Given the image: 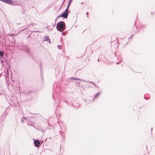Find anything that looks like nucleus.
<instances>
[{"instance_id": "1", "label": "nucleus", "mask_w": 155, "mask_h": 155, "mask_svg": "<svg viewBox=\"0 0 155 155\" xmlns=\"http://www.w3.org/2000/svg\"><path fill=\"white\" fill-rule=\"evenodd\" d=\"M66 26L65 23L63 21L58 22L56 25V29L60 32H62L65 29Z\"/></svg>"}, {"instance_id": "2", "label": "nucleus", "mask_w": 155, "mask_h": 155, "mask_svg": "<svg viewBox=\"0 0 155 155\" xmlns=\"http://www.w3.org/2000/svg\"><path fill=\"white\" fill-rule=\"evenodd\" d=\"M68 8H66L65 11L61 15L57 17V18L61 17H62L64 18H67L68 15Z\"/></svg>"}, {"instance_id": "3", "label": "nucleus", "mask_w": 155, "mask_h": 155, "mask_svg": "<svg viewBox=\"0 0 155 155\" xmlns=\"http://www.w3.org/2000/svg\"><path fill=\"white\" fill-rule=\"evenodd\" d=\"M34 143L35 146L36 147H38L40 146V142L39 141L37 140H36L34 141Z\"/></svg>"}, {"instance_id": "4", "label": "nucleus", "mask_w": 155, "mask_h": 155, "mask_svg": "<svg viewBox=\"0 0 155 155\" xmlns=\"http://www.w3.org/2000/svg\"><path fill=\"white\" fill-rule=\"evenodd\" d=\"M21 50H23L26 52H28L29 53V49L27 47H23V48L21 49Z\"/></svg>"}, {"instance_id": "5", "label": "nucleus", "mask_w": 155, "mask_h": 155, "mask_svg": "<svg viewBox=\"0 0 155 155\" xmlns=\"http://www.w3.org/2000/svg\"><path fill=\"white\" fill-rule=\"evenodd\" d=\"M1 1L7 4H11V0H0Z\"/></svg>"}, {"instance_id": "6", "label": "nucleus", "mask_w": 155, "mask_h": 155, "mask_svg": "<svg viewBox=\"0 0 155 155\" xmlns=\"http://www.w3.org/2000/svg\"><path fill=\"white\" fill-rule=\"evenodd\" d=\"M101 94V92L99 91V92H97L95 94V95L94 96V99L93 100V101H94V99H96Z\"/></svg>"}, {"instance_id": "7", "label": "nucleus", "mask_w": 155, "mask_h": 155, "mask_svg": "<svg viewBox=\"0 0 155 155\" xmlns=\"http://www.w3.org/2000/svg\"><path fill=\"white\" fill-rule=\"evenodd\" d=\"M50 39L49 38L48 36H45L44 37V40L45 41H49V43H50Z\"/></svg>"}, {"instance_id": "8", "label": "nucleus", "mask_w": 155, "mask_h": 155, "mask_svg": "<svg viewBox=\"0 0 155 155\" xmlns=\"http://www.w3.org/2000/svg\"><path fill=\"white\" fill-rule=\"evenodd\" d=\"M12 2H11V4H10L13 5H17L18 4L16 3V2L15 1H12L11 0Z\"/></svg>"}, {"instance_id": "9", "label": "nucleus", "mask_w": 155, "mask_h": 155, "mask_svg": "<svg viewBox=\"0 0 155 155\" xmlns=\"http://www.w3.org/2000/svg\"><path fill=\"white\" fill-rule=\"evenodd\" d=\"M72 0H69V2H68V6H67V8H69L70 5V4H71V2H72Z\"/></svg>"}, {"instance_id": "10", "label": "nucleus", "mask_w": 155, "mask_h": 155, "mask_svg": "<svg viewBox=\"0 0 155 155\" xmlns=\"http://www.w3.org/2000/svg\"><path fill=\"white\" fill-rule=\"evenodd\" d=\"M73 79L76 80H79V81H85L84 80H83L82 79H80L77 78H73Z\"/></svg>"}, {"instance_id": "11", "label": "nucleus", "mask_w": 155, "mask_h": 155, "mask_svg": "<svg viewBox=\"0 0 155 155\" xmlns=\"http://www.w3.org/2000/svg\"><path fill=\"white\" fill-rule=\"evenodd\" d=\"M3 51H2L0 50V56H3Z\"/></svg>"}, {"instance_id": "12", "label": "nucleus", "mask_w": 155, "mask_h": 155, "mask_svg": "<svg viewBox=\"0 0 155 155\" xmlns=\"http://www.w3.org/2000/svg\"><path fill=\"white\" fill-rule=\"evenodd\" d=\"M86 82H89V83H92L93 85H94L96 87L97 86L96 85V84H95V83H94V82H91V81H87Z\"/></svg>"}, {"instance_id": "13", "label": "nucleus", "mask_w": 155, "mask_h": 155, "mask_svg": "<svg viewBox=\"0 0 155 155\" xmlns=\"http://www.w3.org/2000/svg\"><path fill=\"white\" fill-rule=\"evenodd\" d=\"M57 47L58 49H61V46L60 45H58Z\"/></svg>"}, {"instance_id": "14", "label": "nucleus", "mask_w": 155, "mask_h": 155, "mask_svg": "<svg viewBox=\"0 0 155 155\" xmlns=\"http://www.w3.org/2000/svg\"><path fill=\"white\" fill-rule=\"evenodd\" d=\"M57 18H56V19H55V24H54V26H55V25H56V20H57Z\"/></svg>"}, {"instance_id": "15", "label": "nucleus", "mask_w": 155, "mask_h": 155, "mask_svg": "<svg viewBox=\"0 0 155 155\" xmlns=\"http://www.w3.org/2000/svg\"><path fill=\"white\" fill-rule=\"evenodd\" d=\"M79 104L78 103L77 104V105H76V106H79Z\"/></svg>"}, {"instance_id": "16", "label": "nucleus", "mask_w": 155, "mask_h": 155, "mask_svg": "<svg viewBox=\"0 0 155 155\" xmlns=\"http://www.w3.org/2000/svg\"><path fill=\"white\" fill-rule=\"evenodd\" d=\"M27 28H24V29H23L21 31H23L24 30H25V29H27Z\"/></svg>"}, {"instance_id": "17", "label": "nucleus", "mask_w": 155, "mask_h": 155, "mask_svg": "<svg viewBox=\"0 0 155 155\" xmlns=\"http://www.w3.org/2000/svg\"><path fill=\"white\" fill-rule=\"evenodd\" d=\"M1 65L2 67L3 66H4V64L3 63L1 64Z\"/></svg>"}, {"instance_id": "18", "label": "nucleus", "mask_w": 155, "mask_h": 155, "mask_svg": "<svg viewBox=\"0 0 155 155\" xmlns=\"http://www.w3.org/2000/svg\"><path fill=\"white\" fill-rule=\"evenodd\" d=\"M73 106H74V107H75V108H76L78 107H77L75 106V105H74Z\"/></svg>"}, {"instance_id": "19", "label": "nucleus", "mask_w": 155, "mask_h": 155, "mask_svg": "<svg viewBox=\"0 0 155 155\" xmlns=\"http://www.w3.org/2000/svg\"><path fill=\"white\" fill-rule=\"evenodd\" d=\"M28 124L29 125H30V126H31L32 125V124H29L28 123Z\"/></svg>"}, {"instance_id": "20", "label": "nucleus", "mask_w": 155, "mask_h": 155, "mask_svg": "<svg viewBox=\"0 0 155 155\" xmlns=\"http://www.w3.org/2000/svg\"><path fill=\"white\" fill-rule=\"evenodd\" d=\"M86 14L87 15H88V12H87L86 13Z\"/></svg>"}, {"instance_id": "21", "label": "nucleus", "mask_w": 155, "mask_h": 155, "mask_svg": "<svg viewBox=\"0 0 155 155\" xmlns=\"http://www.w3.org/2000/svg\"><path fill=\"white\" fill-rule=\"evenodd\" d=\"M2 76V74H1V73H0V77H1V76Z\"/></svg>"}, {"instance_id": "22", "label": "nucleus", "mask_w": 155, "mask_h": 155, "mask_svg": "<svg viewBox=\"0 0 155 155\" xmlns=\"http://www.w3.org/2000/svg\"><path fill=\"white\" fill-rule=\"evenodd\" d=\"M3 61H2L1 62V63L2 64V63H3Z\"/></svg>"}, {"instance_id": "23", "label": "nucleus", "mask_w": 155, "mask_h": 155, "mask_svg": "<svg viewBox=\"0 0 155 155\" xmlns=\"http://www.w3.org/2000/svg\"><path fill=\"white\" fill-rule=\"evenodd\" d=\"M132 35H131V36L129 38H130V37H131H131H132Z\"/></svg>"}, {"instance_id": "24", "label": "nucleus", "mask_w": 155, "mask_h": 155, "mask_svg": "<svg viewBox=\"0 0 155 155\" xmlns=\"http://www.w3.org/2000/svg\"><path fill=\"white\" fill-rule=\"evenodd\" d=\"M132 35H131V36L129 38H130V37H131H131H132Z\"/></svg>"}, {"instance_id": "25", "label": "nucleus", "mask_w": 155, "mask_h": 155, "mask_svg": "<svg viewBox=\"0 0 155 155\" xmlns=\"http://www.w3.org/2000/svg\"><path fill=\"white\" fill-rule=\"evenodd\" d=\"M83 2H81V4H83Z\"/></svg>"}, {"instance_id": "26", "label": "nucleus", "mask_w": 155, "mask_h": 155, "mask_svg": "<svg viewBox=\"0 0 155 155\" xmlns=\"http://www.w3.org/2000/svg\"><path fill=\"white\" fill-rule=\"evenodd\" d=\"M62 35H64L63 34V33H62Z\"/></svg>"}, {"instance_id": "27", "label": "nucleus", "mask_w": 155, "mask_h": 155, "mask_svg": "<svg viewBox=\"0 0 155 155\" xmlns=\"http://www.w3.org/2000/svg\"><path fill=\"white\" fill-rule=\"evenodd\" d=\"M117 64H119V63H117Z\"/></svg>"}, {"instance_id": "28", "label": "nucleus", "mask_w": 155, "mask_h": 155, "mask_svg": "<svg viewBox=\"0 0 155 155\" xmlns=\"http://www.w3.org/2000/svg\"><path fill=\"white\" fill-rule=\"evenodd\" d=\"M85 101L86 102V100H85Z\"/></svg>"}]
</instances>
